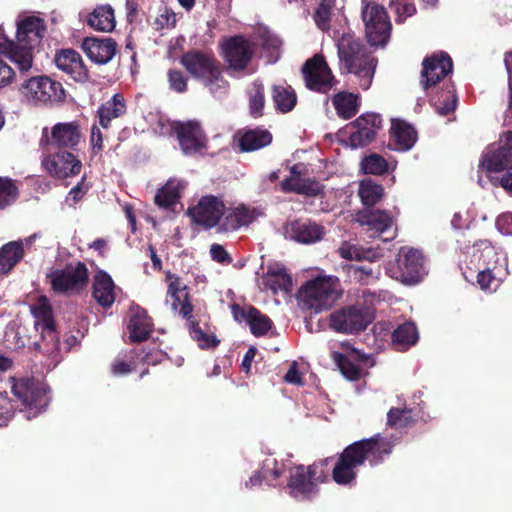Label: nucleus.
Wrapping results in <instances>:
<instances>
[{"instance_id": "1", "label": "nucleus", "mask_w": 512, "mask_h": 512, "mask_svg": "<svg viewBox=\"0 0 512 512\" xmlns=\"http://www.w3.org/2000/svg\"><path fill=\"white\" fill-rule=\"evenodd\" d=\"M394 443L379 434L369 439L356 441L340 455L332 472L334 481L339 485H350L356 478L357 469L365 460L371 465L383 461L391 453Z\"/></svg>"}, {"instance_id": "2", "label": "nucleus", "mask_w": 512, "mask_h": 512, "mask_svg": "<svg viewBox=\"0 0 512 512\" xmlns=\"http://www.w3.org/2000/svg\"><path fill=\"white\" fill-rule=\"evenodd\" d=\"M343 288L335 275H317L306 280L296 292L298 307L310 315L333 309L343 296Z\"/></svg>"}, {"instance_id": "3", "label": "nucleus", "mask_w": 512, "mask_h": 512, "mask_svg": "<svg viewBox=\"0 0 512 512\" xmlns=\"http://www.w3.org/2000/svg\"><path fill=\"white\" fill-rule=\"evenodd\" d=\"M340 69L359 79V86L367 90L372 83L377 59L365 45L353 35L344 33L337 42Z\"/></svg>"}, {"instance_id": "4", "label": "nucleus", "mask_w": 512, "mask_h": 512, "mask_svg": "<svg viewBox=\"0 0 512 512\" xmlns=\"http://www.w3.org/2000/svg\"><path fill=\"white\" fill-rule=\"evenodd\" d=\"M47 27L45 21L37 16H26L17 22L16 39L3 37V44L12 51L15 65L21 73L31 69L34 59V49L45 36Z\"/></svg>"}, {"instance_id": "5", "label": "nucleus", "mask_w": 512, "mask_h": 512, "mask_svg": "<svg viewBox=\"0 0 512 512\" xmlns=\"http://www.w3.org/2000/svg\"><path fill=\"white\" fill-rule=\"evenodd\" d=\"M180 64L194 79L201 81L214 96L228 93L230 84L224 78L221 63L213 52L189 50L180 57Z\"/></svg>"}, {"instance_id": "6", "label": "nucleus", "mask_w": 512, "mask_h": 512, "mask_svg": "<svg viewBox=\"0 0 512 512\" xmlns=\"http://www.w3.org/2000/svg\"><path fill=\"white\" fill-rule=\"evenodd\" d=\"M11 392L17 408L28 420L43 413L51 401L48 384L36 378L13 379Z\"/></svg>"}, {"instance_id": "7", "label": "nucleus", "mask_w": 512, "mask_h": 512, "mask_svg": "<svg viewBox=\"0 0 512 512\" xmlns=\"http://www.w3.org/2000/svg\"><path fill=\"white\" fill-rule=\"evenodd\" d=\"M33 328L40 334L42 342L35 340L30 343V337L22 335L25 328L18 322H10L5 331V339L16 348L33 345L35 349L43 350L45 353H54L59 348V336L56 322H33Z\"/></svg>"}, {"instance_id": "8", "label": "nucleus", "mask_w": 512, "mask_h": 512, "mask_svg": "<svg viewBox=\"0 0 512 512\" xmlns=\"http://www.w3.org/2000/svg\"><path fill=\"white\" fill-rule=\"evenodd\" d=\"M47 277L54 292L71 295L87 286L89 272L85 263L76 261L66 264L63 269L53 270Z\"/></svg>"}, {"instance_id": "9", "label": "nucleus", "mask_w": 512, "mask_h": 512, "mask_svg": "<svg viewBox=\"0 0 512 512\" xmlns=\"http://www.w3.org/2000/svg\"><path fill=\"white\" fill-rule=\"evenodd\" d=\"M220 55L227 67L235 72L244 71L254 57L256 44L244 35L223 38L219 44Z\"/></svg>"}, {"instance_id": "10", "label": "nucleus", "mask_w": 512, "mask_h": 512, "mask_svg": "<svg viewBox=\"0 0 512 512\" xmlns=\"http://www.w3.org/2000/svg\"><path fill=\"white\" fill-rule=\"evenodd\" d=\"M302 75L306 88L320 94H328L339 83L322 54L305 61Z\"/></svg>"}, {"instance_id": "11", "label": "nucleus", "mask_w": 512, "mask_h": 512, "mask_svg": "<svg viewBox=\"0 0 512 512\" xmlns=\"http://www.w3.org/2000/svg\"><path fill=\"white\" fill-rule=\"evenodd\" d=\"M361 15L368 43L371 46H385L392 28L385 8L375 2H368L363 7Z\"/></svg>"}, {"instance_id": "12", "label": "nucleus", "mask_w": 512, "mask_h": 512, "mask_svg": "<svg viewBox=\"0 0 512 512\" xmlns=\"http://www.w3.org/2000/svg\"><path fill=\"white\" fill-rule=\"evenodd\" d=\"M82 138L81 125L79 121L59 122L51 128L48 135V129L44 128L40 144L46 151L68 150L74 151Z\"/></svg>"}, {"instance_id": "13", "label": "nucleus", "mask_w": 512, "mask_h": 512, "mask_svg": "<svg viewBox=\"0 0 512 512\" xmlns=\"http://www.w3.org/2000/svg\"><path fill=\"white\" fill-rule=\"evenodd\" d=\"M423 254L414 248H401L396 265L389 268L391 277L404 284L418 283L427 273Z\"/></svg>"}, {"instance_id": "14", "label": "nucleus", "mask_w": 512, "mask_h": 512, "mask_svg": "<svg viewBox=\"0 0 512 512\" xmlns=\"http://www.w3.org/2000/svg\"><path fill=\"white\" fill-rule=\"evenodd\" d=\"M41 159V166L53 178L65 179L78 175L82 163L72 151H46Z\"/></svg>"}, {"instance_id": "15", "label": "nucleus", "mask_w": 512, "mask_h": 512, "mask_svg": "<svg viewBox=\"0 0 512 512\" xmlns=\"http://www.w3.org/2000/svg\"><path fill=\"white\" fill-rule=\"evenodd\" d=\"M379 297L369 290H363L355 300L333 311L328 320H374Z\"/></svg>"}, {"instance_id": "16", "label": "nucleus", "mask_w": 512, "mask_h": 512, "mask_svg": "<svg viewBox=\"0 0 512 512\" xmlns=\"http://www.w3.org/2000/svg\"><path fill=\"white\" fill-rule=\"evenodd\" d=\"M226 207L223 200L214 195H205L198 203L187 209L191 221L205 229H211L220 223L225 215Z\"/></svg>"}, {"instance_id": "17", "label": "nucleus", "mask_w": 512, "mask_h": 512, "mask_svg": "<svg viewBox=\"0 0 512 512\" xmlns=\"http://www.w3.org/2000/svg\"><path fill=\"white\" fill-rule=\"evenodd\" d=\"M357 222L367 226L371 237H379L384 242L393 240L397 235L395 221L388 211L365 208L357 213Z\"/></svg>"}, {"instance_id": "18", "label": "nucleus", "mask_w": 512, "mask_h": 512, "mask_svg": "<svg viewBox=\"0 0 512 512\" xmlns=\"http://www.w3.org/2000/svg\"><path fill=\"white\" fill-rule=\"evenodd\" d=\"M23 93L35 103L60 102L65 99V91L60 82L48 76H36L26 81Z\"/></svg>"}, {"instance_id": "19", "label": "nucleus", "mask_w": 512, "mask_h": 512, "mask_svg": "<svg viewBox=\"0 0 512 512\" xmlns=\"http://www.w3.org/2000/svg\"><path fill=\"white\" fill-rule=\"evenodd\" d=\"M453 71V61L448 53L440 51L427 56L422 61L420 85L423 90L435 87Z\"/></svg>"}, {"instance_id": "20", "label": "nucleus", "mask_w": 512, "mask_h": 512, "mask_svg": "<svg viewBox=\"0 0 512 512\" xmlns=\"http://www.w3.org/2000/svg\"><path fill=\"white\" fill-rule=\"evenodd\" d=\"M349 127L354 129L348 137L350 146L352 148L365 147L375 140L383 127V119L378 113L366 112L352 121Z\"/></svg>"}, {"instance_id": "21", "label": "nucleus", "mask_w": 512, "mask_h": 512, "mask_svg": "<svg viewBox=\"0 0 512 512\" xmlns=\"http://www.w3.org/2000/svg\"><path fill=\"white\" fill-rule=\"evenodd\" d=\"M512 165V131L504 132L497 144L483 154L480 167L487 172H500Z\"/></svg>"}, {"instance_id": "22", "label": "nucleus", "mask_w": 512, "mask_h": 512, "mask_svg": "<svg viewBox=\"0 0 512 512\" xmlns=\"http://www.w3.org/2000/svg\"><path fill=\"white\" fill-rule=\"evenodd\" d=\"M172 130L185 155L196 154L205 147V137L199 123L195 121L174 122Z\"/></svg>"}, {"instance_id": "23", "label": "nucleus", "mask_w": 512, "mask_h": 512, "mask_svg": "<svg viewBox=\"0 0 512 512\" xmlns=\"http://www.w3.org/2000/svg\"><path fill=\"white\" fill-rule=\"evenodd\" d=\"M290 239L302 244H314L323 239L325 228L310 219H295L285 224Z\"/></svg>"}, {"instance_id": "24", "label": "nucleus", "mask_w": 512, "mask_h": 512, "mask_svg": "<svg viewBox=\"0 0 512 512\" xmlns=\"http://www.w3.org/2000/svg\"><path fill=\"white\" fill-rule=\"evenodd\" d=\"M166 281L168 282L167 296L172 300V308L178 311L180 316L189 320L192 318L193 305L187 285L179 276L171 272L166 273Z\"/></svg>"}, {"instance_id": "25", "label": "nucleus", "mask_w": 512, "mask_h": 512, "mask_svg": "<svg viewBox=\"0 0 512 512\" xmlns=\"http://www.w3.org/2000/svg\"><path fill=\"white\" fill-rule=\"evenodd\" d=\"M288 488L290 495L297 500L310 499L318 492L316 482L304 465H298L290 469Z\"/></svg>"}, {"instance_id": "26", "label": "nucleus", "mask_w": 512, "mask_h": 512, "mask_svg": "<svg viewBox=\"0 0 512 512\" xmlns=\"http://www.w3.org/2000/svg\"><path fill=\"white\" fill-rule=\"evenodd\" d=\"M54 62L58 69L69 74L75 81L85 83L89 80V71L76 50L71 48L58 50L54 56Z\"/></svg>"}, {"instance_id": "27", "label": "nucleus", "mask_w": 512, "mask_h": 512, "mask_svg": "<svg viewBox=\"0 0 512 512\" xmlns=\"http://www.w3.org/2000/svg\"><path fill=\"white\" fill-rule=\"evenodd\" d=\"M332 357L342 375L350 381L360 379L365 374L364 367H372L375 363L372 358L355 353L333 352Z\"/></svg>"}, {"instance_id": "28", "label": "nucleus", "mask_w": 512, "mask_h": 512, "mask_svg": "<svg viewBox=\"0 0 512 512\" xmlns=\"http://www.w3.org/2000/svg\"><path fill=\"white\" fill-rule=\"evenodd\" d=\"M81 47L86 55L97 64H107L117 51V43L112 38L86 37Z\"/></svg>"}, {"instance_id": "29", "label": "nucleus", "mask_w": 512, "mask_h": 512, "mask_svg": "<svg viewBox=\"0 0 512 512\" xmlns=\"http://www.w3.org/2000/svg\"><path fill=\"white\" fill-rule=\"evenodd\" d=\"M127 112V106L122 94L116 93L109 100L99 105L96 117L103 129L111 128V122L120 118Z\"/></svg>"}, {"instance_id": "30", "label": "nucleus", "mask_w": 512, "mask_h": 512, "mask_svg": "<svg viewBox=\"0 0 512 512\" xmlns=\"http://www.w3.org/2000/svg\"><path fill=\"white\" fill-rule=\"evenodd\" d=\"M92 297L97 304L104 309H109L115 302V284L111 276L100 271L94 278L92 286Z\"/></svg>"}, {"instance_id": "31", "label": "nucleus", "mask_w": 512, "mask_h": 512, "mask_svg": "<svg viewBox=\"0 0 512 512\" xmlns=\"http://www.w3.org/2000/svg\"><path fill=\"white\" fill-rule=\"evenodd\" d=\"M237 138L241 152H253L268 146L273 137L268 130L257 127L238 131Z\"/></svg>"}, {"instance_id": "32", "label": "nucleus", "mask_w": 512, "mask_h": 512, "mask_svg": "<svg viewBox=\"0 0 512 512\" xmlns=\"http://www.w3.org/2000/svg\"><path fill=\"white\" fill-rule=\"evenodd\" d=\"M390 137L394 150L408 151L417 141V131L407 122L395 119L392 120Z\"/></svg>"}, {"instance_id": "33", "label": "nucleus", "mask_w": 512, "mask_h": 512, "mask_svg": "<svg viewBox=\"0 0 512 512\" xmlns=\"http://www.w3.org/2000/svg\"><path fill=\"white\" fill-rule=\"evenodd\" d=\"M333 107L339 118L343 120L352 119L359 112L361 97L358 93L340 91L332 99Z\"/></svg>"}, {"instance_id": "34", "label": "nucleus", "mask_w": 512, "mask_h": 512, "mask_svg": "<svg viewBox=\"0 0 512 512\" xmlns=\"http://www.w3.org/2000/svg\"><path fill=\"white\" fill-rule=\"evenodd\" d=\"M187 329L191 339L202 350L215 349L220 344V339L207 322H188Z\"/></svg>"}, {"instance_id": "35", "label": "nucleus", "mask_w": 512, "mask_h": 512, "mask_svg": "<svg viewBox=\"0 0 512 512\" xmlns=\"http://www.w3.org/2000/svg\"><path fill=\"white\" fill-rule=\"evenodd\" d=\"M87 24L97 31H113L116 26L114 9L109 4L98 5L88 14Z\"/></svg>"}, {"instance_id": "36", "label": "nucleus", "mask_w": 512, "mask_h": 512, "mask_svg": "<svg viewBox=\"0 0 512 512\" xmlns=\"http://www.w3.org/2000/svg\"><path fill=\"white\" fill-rule=\"evenodd\" d=\"M186 188V182L178 179H169L164 186L156 192L154 201L160 208H170L181 198V192Z\"/></svg>"}, {"instance_id": "37", "label": "nucleus", "mask_w": 512, "mask_h": 512, "mask_svg": "<svg viewBox=\"0 0 512 512\" xmlns=\"http://www.w3.org/2000/svg\"><path fill=\"white\" fill-rule=\"evenodd\" d=\"M262 280L265 287L270 289L274 294L278 291L288 293L292 289V278L286 272L285 268L268 267Z\"/></svg>"}, {"instance_id": "38", "label": "nucleus", "mask_w": 512, "mask_h": 512, "mask_svg": "<svg viewBox=\"0 0 512 512\" xmlns=\"http://www.w3.org/2000/svg\"><path fill=\"white\" fill-rule=\"evenodd\" d=\"M248 97L249 114L253 118L264 115L265 107V86L260 79H255L246 89Z\"/></svg>"}, {"instance_id": "39", "label": "nucleus", "mask_w": 512, "mask_h": 512, "mask_svg": "<svg viewBox=\"0 0 512 512\" xmlns=\"http://www.w3.org/2000/svg\"><path fill=\"white\" fill-rule=\"evenodd\" d=\"M271 95L274 107L280 113L291 112L297 104V95L291 86L273 85Z\"/></svg>"}, {"instance_id": "40", "label": "nucleus", "mask_w": 512, "mask_h": 512, "mask_svg": "<svg viewBox=\"0 0 512 512\" xmlns=\"http://www.w3.org/2000/svg\"><path fill=\"white\" fill-rule=\"evenodd\" d=\"M24 256L21 242L12 241L0 248V273H8Z\"/></svg>"}, {"instance_id": "41", "label": "nucleus", "mask_w": 512, "mask_h": 512, "mask_svg": "<svg viewBox=\"0 0 512 512\" xmlns=\"http://www.w3.org/2000/svg\"><path fill=\"white\" fill-rule=\"evenodd\" d=\"M250 210L245 206H239L231 209L224 215V219L220 225V230L224 232L235 231L244 225L252 222Z\"/></svg>"}, {"instance_id": "42", "label": "nucleus", "mask_w": 512, "mask_h": 512, "mask_svg": "<svg viewBox=\"0 0 512 512\" xmlns=\"http://www.w3.org/2000/svg\"><path fill=\"white\" fill-rule=\"evenodd\" d=\"M394 345L404 351L418 341V331L414 322H403L392 334Z\"/></svg>"}, {"instance_id": "43", "label": "nucleus", "mask_w": 512, "mask_h": 512, "mask_svg": "<svg viewBox=\"0 0 512 512\" xmlns=\"http://www.w3.org/2000/svg\"><path fill=\"white\" fill-rule=\"evenodd\" d=\"M358 193L366 208L373 209L372 207L383 197L384 189L372 179H364L360 182Z\"/></svg>"}, {"instance_id": "44", "label": "nucleus", "mask_w": 512, "mask_h": 512, "mask_svg": "<svg viewBox=\"0 0 512 512\" xmlns=\"http://www.w3.org/2000/svg\"><path fill=\"white\" fill-rule=\"evenodd\" d=\"M349 272L354 280L361 285H370L375 283L381 274L380 266H373L371 263L351 265Z\"/></svg>"}, {"instance_id": "45", "label": "nucleus", "mask_w": 512, "mask_h": 512, "mask_svg": "<svg viewBox=\"0 0 512 512\" xmlns=\"http://www.w3.org/2000/svg\"><path fill=\"white\" fill-rule=\"evenodd\" d=\"M336 0H320L313 13V20L318 29L327 32L331 28L332 10Z\"/></svg>"}, {"instance_id": "46", "label": "nucleus", "mask_w": 512, "mask_h": 512, "mask_svg": "<svg viewBox=\"0 0 512 512\" xmlns=\"http://www.w3.org/2000/svg\"><path fill=\"white\" fill-rule=\"evenodd\" d=\"M19 198V189L16 181L10 177L0 176V210L13 205Z\"/></svg>"}, {"instance_id": "47", "label": "nucleus", "mask_w": 512, "mask_h": 512, "mask_svg": "<svg viewBox=\"0 0 512 512\" xmlns=\"http://www.w3.org/2000/svg\"><path fill=\"white\" fill-rule=\"evenodd\" d=\"M361 170L365 174L383 175L388 172L389 164L380 154L371 153L361 160Z\"/></svg>"}, {"instance_id": "48", "label": "nucleus", "mask_w": 512, "mask_h": 512, "mask_svg": "<svg viewBox=\"0 0 512 512\" xmlns=\"http://www.w3.org/2000/svg\"><path fill=\"white\" fill-rule=\"evenodd\" d=\"M9 59L15 64V57L2 42H0V88L11 83L15 76L13 68L6 62Z\"/></svg>"}, {"instance_id": "49", "label": "nucleus", "mask_w": 512, "mask_h": 512, "mask_svg": "<svg viewBox=\"0 0 512 512\" xmlns=\"http://www.w3.org/2000/svg\"><path fill=\"white\" fill-rule=\"evenodd\" d=\"M340 254L345 259H357V260H368L374 262L383 256V251L380 248H354L353 252L351 248H340Z\"/></svg>"}, {"instance_id": "50", "label": "nucleus", "mask_w": 512, "mask_h": 512, "mask_svg": "<svg viewBox=\"0 0 512 512\" xmlns=\"http://www.w3.org/2000/svg\"><path fill=\"white\" fill-rule=\"evenodd\" d=\"M231 313L234 320H270L263 315L257 308L250 304L233 303L231 305Z\"/></svg>"}, {"instance_id": "51", "label": "nucleus", "mask_w": 512, "mask_h": 512, "mask_svg": "<svg viewBox=\"0 0 512 512\" xmlns=\"http://www.w3.org/2000/svg\"><path fill=\"white\" fill-rule=\"evenodd\" d=\"M370 322H328V329L343 335H354L367 329Z\"/></svg>"}, {"instance_id": "52", "label": "nucleus", "mask_w": 512, "mask_h": 512, "mask_svg": "<svg viewBox=\"0 0 512 512\" xmlns=\"http://www.w3.org/2000/svg\"><path fill=\"white\" fill-rule=\"evenodd\" d=\"M126 330L129 334L130 342H142L149 337L151 325L149 322H129Z\"/></svg>"}, {"instance_id": "53", "label": "nucleus", "mask_w": 512, "mask_h": 512, "mask_svg": "<svg viewBox=\"0 0 512 512\" xmlns=\"http://www.w3.org/2000/svg\"><path fill=\"white\" fill-rule=\"evenodd\" d=\"M410 421L411 411L408 409L391 408L387 413V425L390 427H406Z\"/></svg>"}, {"instance_id": "54", "label": "nucleus", "mask_w": 512, "mask_h": 512, "mask_svg": "<svg viewBox=\"0 0 512 512\" xmlns=\"http://www.w3.org/2000/svg\"><path fill=\"white\" fill-rule=\"evenodd\" d=\"M294 193L306 197H316L323 194L324 186L315 179L304 178L302 179L299 188H292Z\"/></svg>"}, {"instance_id": "55", "label": "nucleus", "mask_w": 512, "mask_h": 512, "mask_svg": "<svg viewBox=\"0 0 512 512\" xmlns=\"http://www.w3.org/2000/svg\"><path fill=\"white\" fill-rule=\"evenodd\" d=\"M31 313L36 320H53V310L45 296L39 297L37 302L31 305Z\"/></svg>"}, {"instance_id": "56", "label": "nucleus", "mask_w": 512, "mask_h": 512, "mask_svg": "<svg viewBox=\"0 0 512 512\" xmlns=\"http://www.w3.org/2000/svg\"><path fill=\"white\" fill-rule=\"evenodd\" d=\"M169 87L177 93H185L188 89V78L178 69H169L167 73Z\"/></svg>"}, {"instance_id": "57", "label": "nucleus", "mask_w": 512, "mask_h": 512, "mask_svg": "<svg viewBox=\"0 0 512 512\" xmlns=\"http://www.w3.org/2000/svg\"><path fill=\"white\" fill-rule=\"evenodd\" d=\"M260 473L267 482L272 484L273 481L279 478L282 471L278 468L277 460L273 457H268L263 461Z\"/></svg>"}, {"instance_id": "58", "label": "nucleus", "mask_w": 512, "mask_h": 512, "mask_svg": "<svg viewBox=\"0 0 512 512\" xmlns=\"http://www.w3.org/2000/svg\"><path fill=\"white\" fill-rule=\"evenodd\" d=\"M99 123H94L90 129L89 144L94 155L101 154L104 149V136Z\"/></svg>"}, {"instance_id": "59", "label": "nucleus", "mask_w": 512, "mask_h": 512, "mask_svg": "<svg viewBox=\"0 0 512 512\" xmlns=\"http://www.w3.org/2000/svg\"><path fill=\"white\" fill-rule=\"evenodd\" d=\"M329 459L320 460L318 462L313 463L312 465L306 467L312 479L318 485L321 482H324L328 478L329 469L327 467Z\"/></svg>"}, {"instance_id": "60", "label": "nucleus", "mask_w": 512, "mask_h": 512, "mask_svg": "<svg viewBox=\"0 0 512 512\" xmlns=\"http://www.w3.org/2000/svg\"><path fill=\"white\" fill-rule=\"evenodd\" d=\"M154 29L156 31H161L163 29L174 28L176 25V15L175 13L168 9L164 8L163 12H161L156 19L154 20Z\"/></svg>"}, {"instance_id": "61", "label": "nucleus", "mask_w": 512, "mask_h": 512, "mask_svg": "<svg viewBox=\"0 0 512 512\" xmlns=\"http://www.w3.org/2000/svg\"><path fill=\"white\" fill-rule=\"evenodd\" d=\"M477 283L482 290H496L498 287V280L489 267L480 270L477 274Z\"/></svg>"}, {"instance_id": "62", "label": "nucleus", "mask_w": 512, "mask_h": 512, "mask_svg": "<svg viewBox=\"0 0 512 512\" xmlns=\"http://www.w3.org/2000/svg\"><path fill=\"white\" fill-rule=\"evenodd\" d=\"M251 333L256 337H273L276 331L272 322H247Z\"/></svg>"}, {"instance_id": "63", "label": "nucleus", "mask_w": 512, "mask_h": 512, "mask_svg": "<svg viewBox=\"0 0 512 512\" xmlns=\"http://www.w3.org/2000/svg\"><path fill=\"white\" fill-rule=\"evenodd\" d=\"M394 12L397 14L396 22H404L408 17L413 16L416 13V7L413 3H394Z\"/></svg>"}, {"instance_id": "64", "label": "nucleus", "mask_w": 512, "mask_h": 512, "mask_svg": "<svg viewBox=\"0 0 512 512\" xmlns=\"http://www.w3.org/2000/svg\"><path fill=\"white\" fill-rule=\"evenodd\" d=\"M283 379L286 383L292 385L302 386L304 384L303 375L299 371L297 361H293L290 364L289 369L284 375Z\"/></svg>"}]
</instances>
